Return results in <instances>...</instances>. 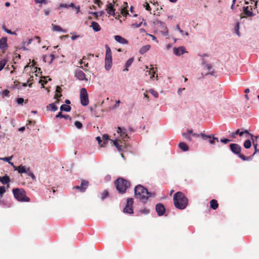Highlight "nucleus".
I'll return each instance as SVG.
<instances>
[{
  "label": "nucleus",
  "instance_id": "f257e3e1",
  "mask_svg": "<svg viewBox=\"0 0 259 259\" xmlns=\"http://www.w3.org/2000/svg\"><path fill=\"white\" fill-rule=\"evenodd\" d=\"M173 200L174 205L178 209H184L188 205V198L181 192H178L175 193Z\"/></svg>",
  "mask_w": 259,
  "mask_h": 259
},
{
  "label": "nucleus",
  "instance_id": "f03ea898",
  "mask_svg": "<svg viewBox=\"0 0 259 259\" xmlns=\"http://www.w3.org/2000/svg\"><path fill=\"white\" fill-rule=\"evenodd\" d=\"M134 191L136 197L143 202H146L148 198L151 196V194L148 192L147 189L141 185L137 186L135 188Z\"/></svg>",
  "mask_w": 259,
  "mask_h": 259
},
{
  "label": "nucleus",
  "instance_id": "7ed1b4c3",
  "mask_svg": "<svg viewBox=\"0 0 259 259\" xmlns=\"http://www.w3.org/2000/svg\"><path fill=\"white\" fill-rule=\"evenodd\" d=\"M114 185L118 193L123 194L126 192V190L130 187L131 183L127 180L119 178L114 182Z\"/></svg>",
  "mask_w": 259,
  "mask_h": 259
},
{
  "label": "nucleus",
  "instance_id": "20e7f679",
  "mask_svg": "<svg viewBox=\"0 0 259 259\" xmlns=\"http://www.w3.org/2000/svg\"><path fill=\"white\" fill-rule=\"evenodd\" d=\"M13 193L15 198L19 201L29 202L30 201V199L26 196V192L23 189H13Z\"/></svg>",
  "mask_w": 259,
  "mask_h": 259
},
{
  "label": "nucleus",
  "instance_id": "39448f33",
  "mask_svg": "<svg viewBox=\"0 0 259 259\" xmlns=\"http://www.w3.org/2000/svg\"><path fill=\"white\" fill-rule=\"evenodd\" d=\"M80 99L81 104L82 106H85L89 104V100L88 98V95L85 88H82L80 90Z\"/></svg>",
  "mask_w": 259,
  "mask_h": 259
},
{
  "label": "nucleus",
  "instance_id": "423d86ee",
  "mask_svg": "<svg viewBox=\"0 0 259 259\" xmlns=\"http://www.w3.org/2000/svg\"><path fill=\"white\" fill-rule=\"evenodd\" d=\"M134 203V200L132 198H128L127 199L126 204L125 207L123 209V212L127 213H133V204Z\"/></svg>",
  "mask_w": 259,
  "mask_h": 259
},
{
  "label": "nucleus",
  "instance_id": "0eeeda50",
  "mask_svg": "<svg viewBox=\"0 0 259 259\" xmlns=\"http://www.w3.org/2000/svg\"><path fill=\"white\" fill-rule=\"evenodd\" d=\"M89 185V181L84 180H81V183L80 186H76L73 188V189H75L78 190L79 191L81 192H84L86 190L87 187Z\"/></svg>",
  "mask_w": 259,
  "mask_h": 259
},
{
  "label": "nucleus",
  "instance_id": "6e6552de",
  "mask_svg": "<svg viewBox=\"0 0 259 259\" xmlns=\"http://www.w3.org/2000/svg\"><path fill=\"white\" fill-rule=\"evenodd\" d=\"M117 132L120 134L122 139L123 141H126L129 138L126 133V130L125 128L118 127L117 130Z\"/></svg>",
  "mask_w": 259,
  "mask_h": 259
},
{
  "label": "nucleus",
  "instance_id": "1a4fd4ad",
  "mask_svg": "<svg viewBox=\"0 0 259 259\" xmlns=\"http://www.w3.org/2000/svg\"><path fill=\"white\" fill-rule=\"evenodd\" d=\"M155 209L159 216L163 215L165 211V208L164 205L161 203H159L156 204Z\"/></svg>",
  "mask_w": 259,
  "mask_h": 259
},
{
  "label": "nucleus",
  "instance_id": "9d476101",
  "mask_svg": "<svg viewBox=\"0 0 259 259\" xmlns=\"http://www.w3.org/2000/svg\"><path fill=\"white\" fill-rule=\"evenodd\" d=\"M230 147L231 151L234 153H235L237 155H238L240 154V153L241 152V148L239 145H238L237 144H231L230 145Z\"/></svg>",
  "mask_w": 259,
  "mask_h": 259
},
{
  "label": "nucleus",
  "instance_id": "9b49d317",
  "mask_svg": "<svg viewBox=\"0 0 259 259\" xmlns=\"http://www.w3.org/2000/svg\"><path fill=\"white\" fill-rule=\"evenodd\" d=\"M173 52L175 55L180 56L187 52L186 51L185 47L181 46L178 48H174L173 49Z\"/></svg>",
  "mask_w": 259,
  "mask_h": 259
},
{
  "label": "nucleus",
  "instance_id": "f8f14e48",
  "mask_svg": "<svg viewBox=\"0 0 259 259\" xmlns=\"http://www.w3.org/2000/svg\"><path fill=\"white\" fill-rule=\"evenodd\" d=\"M75 77L79 80H87L85 73L80 70L75 71Z\"/></svg>",
  "mask_w": 259,
  "mask_h": 259
},
{
  "label": "nucleus",
  "instance_id": "ddd939ff",
  "mask_svg": "<svg viewBox=\"0 0 259 259\" xmlns=\"http://www.w3.org/2000/svg\"><path fill=\"white\" fill-rule=\"evenodd\" d=\"M8 48V45L7 44V38L6 37H2L0 39V49L3 51V52H5L7 50Z\"/></svg>",
  "mask_w": 259,
  "mask_h": 259
},
{
  "label": "nucleus",
  "instance_id": "4468645a",
  "mask_svg": "<svg viewBox=\"0 0 259 259\" xmlns=\"http://www.w3.org/2000/svg\"><path fill=\"white\" fill-rule=\"evenodd\" d=\"M106 10L108 14L114 16L116 18V15L115 13V9H114L113 5L112 3H109L107 5Z\"/></svg>",
  "mask_w": 259,
  "mask_h": 259
},
{
  "label": "nucleus",
  "instance_id": "2eb2a0df",
  "mask_svg": "<svg viewBox=\"0 0 259 259\" xmlns=\"http://www.w3.org/2000/svg\"><path fill=\"white\" fill-rule=\"evenodd\" d=\"M106 48V55L105 59L106 60H112V52L110 47L106 45L105 46Z\"/></svg>",
  "mask_w": 259,
  "mask_h": 259
},
{
  "label": "nucleus",
  "instance_id": "dca6fc26",
  "mask_svg": "<svg viewBox=\"0 0 259 259\" xmlns=\"http://www.w3.org/2000/svg\"><path fill=\"white\" fill-rule=\"evenodd\" d=\"M29 170V167H27L26 166L22 165H20V166H18V168H17V170L20 174L23 173H27L28 172Z\"/></svg>",
  "mask_w": 259,
  "mask_h": 259
},
{
  "label": "nucleus",
  "instance_id": "f3484780",
  "mask_svg": "<svg viewBox=\"0 0 259 259\" xmlns=\"http://www.w3.org/2000/svg\"><path fill=\"white\" fill-rule=\"evenodd\" d=\"M114 39L116 41L121 44H127L128 43L126 39L119 35H115Z\"/></svg>",
  "mask_w": 259,
  "mask_h": 259
},
{
  "label": "nucleus",
  "instance_id": "a211bd4d",
  "mask_svg": "<svg viewBox=\"0 0 259 259\" xmlns=\"http://www.w3.org/2000/svg\"><path fill=\"white\" fill-rule=\"evenodd\" d=\"M200 136L202 137V138L203 139H209V143L210 144H214V139L213 138V136H207V135H205L203 133H201L200 134Z\"/></svg>",
  "mask_w": 259,
  "mask_h": 259
},
{
  "label": "nucleus",
  "instance_id": "6ab92c4d",
  "mask_svg": "<svg viewBox=\"0 0 259 259\" xmlns=\"http://www.w3.org/2000/svg\"><path fill=\"white\" fill-rule=\"evenodd\" d=\"M112 60L105 59V68L106 70L109 71L112 67Z\"/></svg>",
  "mask_w": 259,
  "mask_h": 259
},
{
  "label": "nucleus",
  "instance_id": "aec40b11",
  "mask_svg": "<svg viewBox=\"0 0 259 259\" xmlns=\"http://www.w3.org/2000/svg\"><path fill=\"white\" fill-rule=\"evenodd\" d=\"M248 7H244L243 8V12L248 17H252L254 16V14L251 11L252 9L251 8V10H248Z\"/></svg>",
  "mask_w": 259,
  "mask_h": 259
},
{
  "label": "nucleus",
  "instance_id": "412c9836",
  "mask_svg": "<svg viewBox=\"0 0 259 259\" xmlns=\"http://www.w3.org/2000/svg\"><path fill=\"white\" fill-rule=\"evenodd\" d=\"M134 60V58H131L126 61L125 64V68L123 69V71H127L128 70V68L132 65Z\"/></svg>",
  "mask_w": 259,
  "mask_h": 259
},
{
  "label": "nucleus",
  "instance_id": "4be33fe9",
  "mask_svg": "<svg viewBox=\"0 0 259 259\" xmlns=\"http://www.w3.org/2000/svg\"><path fill=\"white\" fill-rule=\"evenodd\" d=\"M210 206L212 209L214 210L217 209L219 207V204L217 201L215 199H212L211 200H210Z\"/></svg>",
  "mask_w": 259,
  "mask_h": 259
},
{
  "label": "nucleus",
  "instance_id": "5701e85b",
  "mask_svg": "<svg viewBox=\"0 0 259 259\" xmlns=\"http://www.w3.org/2000/svg\"><path fill=\"white\" fill-rule=\"evenodd\" d=\"M91 27H92L93 29L96 31H99L101 30V27L99 24L97 22H93L91 23Z\"/></svg>",
  "mask_w": 259,
  "mask_h": 259
},
{
  "label": "nucleus",
  "instance_id": "b1692460",
  "mask_svg": "<svg viewBox=\"0 0 259 259\" xmlns=\"http://www.w3.org/2000/svg\"><path fill=\"white\" fill-rule=\"evenodd\" d=\"M0 181L3 184H7L10 181V179L9 176L5 175L0 178Z\"/></svg>",
  "mask_w": 259,
  "mask_h": 259
},
{
  "label": "nucleus",
  "instance_id": "393cba45",
  "mask_svg": "<svg viewBox=\"0 0 259 259\" xmlns=\"http://www.w3.org/2000/svg\"><path fill=\"white\" fill-rule=\"evenodd\" d=\"M150 48V45H146L144 46H143L140 50L139 53L141 54H144L145 53H146Z\"/></svg>",
  "mask_w": 259,
  "mask_h": 259
},
{
  "label": "nucleus",
  "instance_id": "a878e982",
  "mask_svg": "<svg viewBox=\"0 0 259 259\" xmlns=\"http://www.w3.org/2000/svg\"><path fill=\"white\" fill-rule=\"evenodd\" d=\"M179 147L183 151H187L189 149L188 146L183 142L180 143Z\"/></svg>",
  "mask_w": 259,
  "mask_h": 259
},
{
  "label": "nucleus",
  "instance_id": "bb28decb",
  "mask_svg": "<svg viewBox=\"0 0 259 259\" xmlns=\"http://www.w3.org/2000/svg\"><path fill=\"white\" fill-rule=\"evenodd\" d=\"M71 107L69 105L63 104L60 107V110L61 111H64L66 112H69L71 110Z\"/></svg>",
  "mask_w": 259,
  "mask_h": 259
},
{
  "label": "nucleus",
  "instance_id": "cd10ccee",
  "mask_svg": "<svg viewBox=\"0 0 259 259\" xmlns=\"http://www.w3.org/2000/svg\"><path fill=\"white\" fill-rule=\"evenodd\" d=\"M52 27H53V31H62L63 32H66V31L65 30H63L60 26L58 25H56L54 24H52Z\"/></svg>",
  "mask_w": 259,
  "mask_h": 259
},
{
  "label": "nucleus",
  "instance_id": "c85d7f7f",
  "mask_svg": "<svg viewBox=\"0 0 259 259\" xmlns=\"http://www.w3.org/2000/svg\"><path fill=\"white\" fill-rule=\"evenodd\" d=\"M47 108L48 110L50 109V108H51V110L53 111H55L58 110V107L55 103L49 104L47 106Z\"/></svg>",
  "mask_w": 259,
  "mask_h": 259
},
{
  "label": "nucleus",
  "instance_id": "c756f323",
  "mask_svg": "<svg viewBox=\"0 0 259 259\" xmlns=\"http://www.w3.org/2000/svg\"><path fill=\"white\" fill-rule=\"evenodd\" d=\"M202 64L203 65L205 66L207 68V69H208V71H211V70H212V66L210 64L206 63V62H205V61L204 59H202Z\"/></svg>",
  "mask_w": 259,
  "mask_h": 259
},
{
  "label": "nucleus",
  "instance_id": "7c9ffc66",
  "mask_svg": "<svg viewBox=\"0 0 259 259\" xmlns=\"http://www.w3.org/2000/svg\"><path fill=\"white\" fill-rule=\"evenodd\" d=\"M8 62V60L4 59L0 61V71L4 68Z\"/></svg>",
  "mask_w": 259,
  "mask_h": 259
},
{
  "label": "nucleus",
  "instance_id": "2f4dec72",
  "mask_svg": "<svg viewBox=\"0 0 259 259\" xmlns=\"http://www.w3.org/2000/svg\"><path fill=\"white\" fill-rule=\"evenodd\" d=\"M108 195H109V193L107 190L104 191L103 192L101 193V199H102V200L105 199L106 197H108Z\"/></svg>",
  "mask_w": 259,
  "mask_h": 259
},
{
  "label": "nucleus",
  "instance_id": "473e14b6",
  "mask_svg": "<svg viewBox=\"0 0 259 259\" xmlns=\"http://www.w3.org/2000/svg\"><path fill=\"white\" fill-rule=\"evenodd\" d=\"M251 143L249 140H246L244 143V147L246 148H249L251 147Z\"/></svg>",
  "mask_w": 259,
  "mask_h": 259
},
{
  "label": "nucleus",
  "instance_id": "72a5a7b5",
  "mask_svg": "<svg viewBox=\"0 0 259 259\" xmlns=\"http://www.w3.org/2000/svg\"><path fill=\"white\" fill-rule=\"evenodd\" d=\"M113 143V144L117 148V150L118 151H121V146H120L118 144V142L117 140H114V141H113V140H111Z\"/></svg>",
  "mask_w": 259,
  "mask_h": 259
},
{
  "label": "nucleus",
  "instance_id": "f704fd0d",
  "mask_svg": "<svg viewBox=\"0 0 259 259\" xmlns=\"http://www.w3.org/2000/svg\"><path fill=\"white\" fill-rule=\"evenodd\" d=\"M74 125L78 129H81L83 127L82 124L79 121H76Z\"/></svg>",
  "mask_w": 259,
  "mask_h": 259
},
{
  "label": "nucleus",
  "instance_id": "c9c22d12",
  "mask_svg": "<svg viewBox=\"0 0 259 259\" xmlns=\"http://www.w3.org/2000/svg\"><path fill=\"white\" fill-rule=\"evenodd\" d=\"M102 139L104 140L103 144L105 145L108 140H110L108 135L105 134L102 136Z\"/></svg>",
  "mask_w": 259,
  "mask_h": 259
},
{
  "label": "nucleus",
  "instance_id": "e433bc0d",
  "mask_svg": "<svg viewBox=\"0 0 259 259\" xmlns=\"http://www.w3.org/2000/svg\"><path fill=\"white\" fill-rule=\"evenodd\" d=\"M149 92H150V93H151V94L153 96H154V97H155V98H156L158 97V93H157L156 91H154V90H153V89H150V90H149Z\"/></svg>",
  "mask_w": 259,
  "mask_h": 259
},
{
  "label": "nucleus",
  "instance_id": "4c0bfd02",
  "mask_svg": "<svg viewBox=\"0 0 259 259\" xmlns=\"http://www.w3.org/2000/svg\"><path fill=\"white\" fill-rule=\"evenodd\" d=\"M239 157L242 159L243 160H248L251 158V156L250 157H246L244 155L241 154L240 153L238 154Z\"/></svg>",
  "mask_w": 259,
  "mask_h": 259
},
{
  "label": "nucleus",
  "instance_id": "58836bf2",
  "mask_svg": "<svg viewBox=\"0 0 259 259\" xmlns=\"http://www.w3.org/2000/svg\"><path fill=\"white\" fill-rule=\"evenodd\" d=\"M183 136L185 137L188 141H191L192 139L190 137V135L189 133H183Z\"/></svg>",
  "mask_w": 259,
  "mask_h": 259
},
{
  "label": "nucleus",
  "instance_id": "ea45409f",
  "mask_svg": "<svg viewBox=\"0 0 259 259\" xmlns=\"http://www.w3.org/2000/svg\"><path fill=\"white\" fill-rule=\"evenodd\" d=\"M121 13L124 16H126L127 15L129 14L127 12V10L125 8L122 9Z\"/></svg>",
  "mask_w": 259,
  "mask_h": 259
},
{
  "label": "nucleus",
  "instance_id": "a19ab883",
  "mask_svg": "<svg viewBox=\"0 0 259 259\" xmlns=\"http://www.w3.org/2000/svg\"><path fill=\"white\" fill-rule=\"evenodd\" d=\"M239 23H237L235 27V30L236 32V33L238 35L240 36V32L239 31Z\"/></svg>",
  "mask_w": 259,
  "mask_h": 259
},
{
  "label": "nucleus",
  "instance_id": "79ce46f5",
  "mask_svg": "<svg viewBox=\"0 0 259 259\" xmlns=\"http://www.w3.org/2000/svg\"><path fill=\"white\" fill-rule=\"evenodd\" d=\"M33 78L34 77L33 76H30L29 79L27 80V82H30V83L28 84L29 87L31 88L32 83V82L33 81Z\"/></svg>",
  "mask_w": 259,
  "mask_h": 259
},
{
  "label": "nucleus",
  "instance_id": "37998d69",
  "mask_svg": "<svg viewBox=\"0 0 259 259\" xmlns=\"http://www.w3.org/2000/svg\"><path fill=\"white\" fill-rule=\"evenodd\" d=\"M244 133H248V131H245L244 132H240V130L239 129H238L235 134L236 135H239V136H242Z\"/></svg>",
  "mask_w": 259,
  "mask_h": 259
},
{
  "label": "nucleus",
  "instance_id": "c03bdc74",
  "mask_svg": "<svg viewBox=\"0 0 259 259\" xmlns=\"http://www.w3.org/2000/svg\"><path fill=\"white\" fill-rule=\"evenodd\" d=\"M44 79H46V77H43ZM39 83H41L42 88H44V84H46L47 83V80L45 79H40L39 80Z\"/></svg>",
  "mask_w": 259,
  "mask_h": 259
},
{
  "label": "nucleus",
  "instance_id": "a18cd8bd",
  "mask_svg": "<svg viewBox=\"0 0 259 259\" xmlns=\"http://www.w3.org/2000/svg\"><path fill=\"white\" fill-rule=\"evenodd\" d=\"M143 6L144 8H145L146 10L149 11H150L151 10L150 6H149V4L147 2H146L145 4L143 5Z\"/></svg>",
  "mask_w": 259,
  "mask_h": 259
},
{
  "label": "nucleus",
  "instance_id": "49530a36",
  "mask_svg": "<svg viewBox=\"0 0 259 259\" xmlns=\"http://www.w3.org/2000/svg\"><path fill=\"white\" fill-rule=\"evenodd\" d=\"M6 192L5 187L4 186L0 187V196H2Z\"/></svg>",
  "mask_w": 259,
  "mask_h": 259
},
{
  "label": "nucleus",
  "instance_id": "de8ad7c7",
  "mask_svg": "<svg viewBox=\"0 0 259 259\" xmlns=\"http://www.w3.org/2000/svg\"><path fill=\"white\" fill-rule=\"evenodd\" d=\"M80 65L84 64V66L87 68L89 67V63L88 62H85V61H83V60H80L79 62Z\"/></svg>",
  "mask_w": 259,
  "mask_h": 259
},
{
  "label": "nucleus",
  "instance_id": "09e8293b",
  "mask_svg": "<svg viewBox=\"0 0 259 259\" xmlns=\"http://www.w3.org/2000/svg\"><path fill=\"white\" fill-rule=\"evenodd\" d=\"M12 156L8 157H4V158H2L1 159L9 163L10 162V160L12 159Z\"/></svg>",
  "mask_w": 259,
  "mask_h": 259
},
{
  "label": "nucleus",
  "instance_id": "8fccbe9b",
  "mask_svg": "<svg viewBox=\"0 0 259 259\" xmlns=\"http://www.w3.org/2000/svg\"><path fill=\"white\" fill-rule=\"evenodd\" d=\"M27 175L29 177H30L33 180H35L36 178H35V177L34 176V175L32 172H27Z\"/></svg>",
  "mask_w": 259,
  "mask_h": 259
},
{
  "label": "nucleus",
  "instance_id": "3c124183",
  "mask_svg": "<svg viewBox=\"0 0 259 259\" xmlns=\"http://www.w3.org/2000/svg\"><path fill=\"white\" fill-rule=\"evenodd\" d=\"M155 71H154V68H151L150 69V70H149V74H151V78H153L154 77V74H155Z\"/></svg>",
  "mask_w": 259,
  "mask_h": 259
},
{
  "label": "nucleus",
  "instance_id": "603ef678",
  "mask_svg": "<svg viewBox=\"0 0 259 259\" xmlns=\"http://www.w3.org/2000/svg\"><path fill=\"white\" fill-rule=\"evenodd\" d=\"M142 24V22H140L139 24H137V23L133 24L132 25V26L134 28H138L141 26Z\"/></svg>",
  "mask_w": 259,
  "mask_h": 259
},
{
  "label": "nucleus",
  "instance_id": "864d4df0",
  "mask_svg": "<svg viewBox=\"0 0 259 259\" xmlns=\"http://www.w3.org/2000/svg\"><path fill=\"white\" fill-rule=\"evenodd\" d=\"M140 212L143 214H148L149 212V210L148 209H143L141 210Z\"/></svg>",
  "mask_w": 259,
  "mask_h": 259
},
{
  "label": "nucleus",
  "instance_id": "5fc2aeb1",
  "mask_svg": "<svg viewBox=\"0 0 259 259\" xmlns=\"http://www.w3.org/2000/svg\"><path fill=\"white\" fill-rule=\"evenodd\" d=\"M35 2L36 4H42V3L46 4L47 3L46 0H35Z\"/></svg>",
  "mask_w": 259,
  "mask_h": 259
},
{
  "label": "nucleus",
  "instance_id": "6e6d98bb",
  "mask_svg": "<svg viewBox=\"0 0 259 259\" xmlns=\"http://www.w3.org/2000/svg\"><path fill=\"white\" fill-rule=\"evenodd\" d=\"M64 115L62 114V111L60 112L57 115H56L55 118H63Z\"/></svg>",
  "mask_w": 259,
  "mask_h": 259
},
{
  "label": "nucleus",
  "instance_id": "4d7b16f0",
  "mask_svg": "<svg viewBox=\"0 0 259 259\" xmlns=\"http://www.w3.org/2000/svg\"><path fill=\"white\" fill-rule=\"evenodd\" d=\"M4 30L8 33L9 34H15V32H12L11 30H9L8 29H6L5 28H3Z\"/></svg>",
  "mask_w": 259,
  "mask_h": 259
},
{
  "label": "nucleus",
  "instance_id": "13d9d810",
  "mask_svg": "<svg viewBox=\"0 0 259 259\" xmlns=\"http://www.w3.org/2000/svg\"><path fill=\"white\" fill-rule=\"evenodd\" d=\"M61 92H62V89L61 88V87L59 86H57L56 89V92L57 93L61 94Z\"/></svg>",
  "mask_w": 259,
  "mask_h": 259
},
{
  "label": "nucleus",
  "instance_id": "bf43d9fd",
  "mask_svg": "<svg viewBox=\"0 0 259 259\" xmlns=\"http://www.w3.org/2000/svg\"><path fill=\"white\" fill-rule=\"evenodd\" d=\"M231 140H229V139H221V142L222 143H223L224 144H227L228 143V142H230Z\"/></svg>",
  "mask_w": 259,
  "mask_h": 259
},
{
  "label": "nucleus",
  "instance_id": "052dcab7",
  "mask_svg": "<svg viewBox=\"0 0 259 259\" xmlns=\"http://www.w3.org/2000/svg\"><path fill=\"white\" fill-rule=\"evenodd\" d=\"M17 103L19 104H21L24 102V99L22 98H19L17 99Z\"/></svg>",
  "mask_w": 259,
  "mask_h": 259
},
{
  "label": "nucleus",
  "instance_id": "680f3d73",
  "mask_svg": "<svg viewBox=\"0 0 259 259\" xmlns=\"http://www.w3.org/2000/svg\"><path fill=\"white\" fill-rule=\"evenodd\" d=\"M89 14H92L93 16H95V17L97 19L98 17V12H89Z\"/></svg>",
  "mask_w": 259,
  "mask_h": 259
},
{
  "label": "nucleus",
  "instance_id": "e2e57ef3",
  "mask_svg": "<svg viewBox=\"0 0 259 259\" xmlns=\"http://www.w3.org/2000/svg\"><path fill=\"white\" fill-rule=\"evenodd\" d=\"M45 15L48 16L50 13V10L49 9H46L44 11Z\"/></svg>",
  "mask_w": 259,
  "mask_h": 259
},
{
  "label": "nucleus",
  "instance_id": "0e129e2a",
  "mask_svg": "<svg viewBox=\"0 0 259 259\" xmlns=\"http://www.w3.org/2000/svg\"><path fill=\"white\" fill-rule=\"evenodd\" d=\"M63 118H64L66 120L68 119L69 120H71V119H72L71 117L68 115H64Z\"/></svg>",
  "mask_w": 259,
  "mask_h": 259
},
{
  "label": "nucleus",
  "instance_id": "69168bd1",
  "mask_svg": "<svg viewBox=\"0 0 259 259\" xmlns=\"http://www.w3.org/2000/svg\"><path fill=\"white\" fill-rule=\"evenodd\" d=\"M62 96V95L61 94H59V93H56L55 95V96H54V98L55 99H58L59 98H60Z\"/></svg>",
  "mask_w": 259,
  "mask_h": 259
},
{
  "label": "nucleus",
  "instance_id": "338daca9",
  "mask_svg": "<svg viewBox=\"0 0 259 259\" xmlns=\"http://www.w3.org/2000/svg\"><path fill=\"white\" fill-rule=\"evenodd\" d=\"M253 146H254V148H255V152H254L253 155H254L257 152H259V150H257V144H254L253 143Z\"/></svg>",
  "mask_w": 259,
  "mask_h": 259
},
{
  "label": "nucleus",
  "instance_id": "774afa93",
  "mask_svg": "<svg viewBox=\"0 0 259 259\" xmlns=\"http://www.w3.org/2000/svg\"><path fill=\"white\" fill-rule=\"evenodd\" d=\"M95 4L98 5L99 7H100L101 5H103V3L101 1L98 2H95Z\"/></svg>",
  "mask_w": 259,
  "mask_h": 259
}]
</instances>
